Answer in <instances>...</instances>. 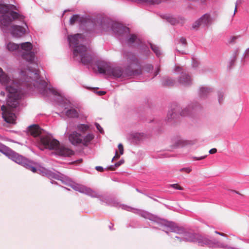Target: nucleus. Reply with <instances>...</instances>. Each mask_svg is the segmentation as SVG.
Instances as JSON below:
<instances>
[{
	"label": "nucleus",
	"instance_id": "f257e3e1",
	"mask_svg": "<svg viewBox=\"0 0 249 249\" xmlns=\"http://www.w3.org/2000/svg\"><path fill=\"white\" fill-rule=\"evenodd\" d=\"M0 83L6 87V90L8 92L6 105L1 107V109L3 111L2 117L7 123H15L16 117L13 112V109L19 105L22 94L20 91L14 88L13 80L4 72L0 78Z\"/></svg>",
	"mask_w": 249,
	"mask_h": 249
},
{
	"label": "nucleus",
	"instance_id": "f03ea898",
	"mask_svg": "<svg viewBox=\"0 0 249 249\" xmlns=\"http://www.w3.org/2000/svg\"><path fill=\"white\" fill-rule=\"evenodd\" d=\"M16 7L12 4H0V13L2 16L0 20V24L3 30H6L10 27V31L13 37L18 38L21 37L26 33V29L24 27L11 25L14 20H19L26 24L24 22V16L14 11Z\"/></svg>",
	"mask_w": 249,
	"mask_h": 249
},
{
	"label": "nucleus",
	"instance_id": "7ed1b4c3",
	"mask_svg": "<svg viewBox=\"0 0 249 249\" xmlns=\"http://www.w3.org/2000/svg\"><path fill=\"white\" fill-rule=\"evenodd\" d=\"M68 40L71 47L73 49L74 56H80L81 61L84 65H88L91 63L93 57L88 51V48L85 45L79 44L83 42L84 36L81 34H77L68 36Z\"/></svg>",
	"mask_w": 249,
	"mask_h": 249
},
{
	"label": "nucleus",
	"instance_id": "20e7f679",
	"mask_svg": "<svg viewBox=\"0 0 249 249\" xmlns=\"http://www.w3.org/2000/svg\"><path fill=\"white\" fill-rule=\"evenodd\" d=\"M98 71L100 73L105 74L109 76H113L116 78L126 77L132 75H137L141 73V69L130 71L129 68L124 71L121 67H111L107 62L102 61L98 64Z\"/></svg>",
	"mask_w": 249,
	"mask_h": 249
},
{
	"label": "nucleus",
	"instance_id": "39448f33",
	"mask_svg": "<svg viewBox=\"0 0 249 249\" xmlns=\"http://www.w3.org/2000/svg\"><path fill=\"white\" fill-rule=\"evenodd\" d=\"M40 142L46 148L50 150L54 149L59 155L70 157L74 154L72 150L63 145H60L57 140L53 139L50 136L42 137L40 139Z\"/></svg>",
	"mask_w": 249,
	"mask_h": 249
},
{
	"label": "nucleus",
	"instance_id": "423d86ee",
	"mask_svg": "<svg viewBox=\"0 0 249 249\" xmlns=\"http://www.w3.org/2000/svg\"><path fill=\"white\" fill-rule=\"evenodd\" d=\"M18 53L26 61L32 63L35 58V53L32 51L33 45L31 42H26L19 44Z\"/></svg>",
	"mask_w": 249,
	"mask_h": 249
},
{
	"label": "nucleus",
	"instance_id": "0eeeda50",
	"mask_svg": "<svg viewBox=\"0 0 249 249\" xmlns=\"http://www.w3.org/2000/svg\"><path fill=\"white\" fill-rule=\"evenodd\" d=\"M212 20L209 14H206L196 20L193 25L192 28L196 29L201 25L206 26L212 23Z\"/></svg>",
	"mask_w": 249,
	"mask_h": 249
},
{
	"label": "nucleus",
	"instance_id": "6e6552de",
	"mask_svg": "<svg viewBox=\"0 0 249 249\" xmlns=\"http://www.w3.org/2000/svg\"><path fill=\"white\" fill-rule=\"evenodd\" d=\"M11 156L12 160L17 163L21 164L24 166L28 165V161L27 159L23 157L22 156L13 152L11 154Z\"/></svg>",
	"mask_w": 249,
	"mask_h": 249
},
{
	"label": "nucleus",
	"instance_id": "1a4fd4ad",
	"mask_svg": "<svg viewBox=\"0 0 249 249\" xmlns=\"http://www.w3.org/2000/svg\"><path fill=\"white\" fill-rule=\"evenodd\" d=\"M69 141L73 145L81 143L82 142L81 135L76 132H74L69 136Z\"/></svg>",
	"mask_w": 249,
	"mask_h": 249
},
{
	"label": "nucleus",
	"instance_id": "9d476101",
	"mask_svg": "<svg viewBox=\"0 0 249 249\" xmlns=\"http://www.w3.org/2000/svg\"><path fill=\"white\" fill-rule=\"evenodd\" d=\"M113 30L119 35L128 34L129 33V29L126 27L120 24H117L113 26Z\"/></svg>",
	"mask_w": 249,
	"mask_h": 249
},
{
	"label": "nucleus",
	"instance_id": "9b49d317",
	"mask_svg": "<svg viewBox=\"0 0 249 249\" xmlns=\"http://www.w3.org/2000/svg\"><path fill=\"white\" fill-rule=\"evenodd\" d=\"M28 130L31 135L35 137L38 136L41 133L40 127L36 124L30 126Z\"/></svg>",
	"mask_w": 249,
	"mask_h": 249
},
{
	"label": "nucleus",
	"instance_id": "f8f14e48",
	"mask_svg": "<svg viewBox=\"0 0 249 249\" xmlns=\"http://www.w3.org/2000/svg\"><path fill=\"white\" fill-rule=\"evenodd\" d=\"M179 83L183 86H188L191 84V80L189 75L184 73L178 80Z\"/></svg>",
	"mask_w": 249,
	"mask_h": 249
},
{
	"label": "nucleus",
	"instance_id": "ddd939ff",
	"mask_svg": "<svg viewBox=\"0 0 249 249\" xmlns=\"http://www.w3.org/2000/svg\"><path fill=\"white\" fill-rule=\"evenodd\" d=\"M65 113L66 115L70 118H76L79 115L78 112L74 108H71L67 110Z\"/></svg>",
	"mask_w": 249,
	"mask_h": 249
},
{
	"label": "nucleus",
	"instance_id": "4468645a",
	"mask_svg": "<svg viewBox=\"0 0 249 249\" xmlns=\"http://www.w3.org/2000/svg\"><path fill=\"white\" fill-rule=\"evenodd\" d=\"M19 45L13 42H9L7 45V49L11 52L17 51L18 52Z\"/></svg>",
	"mask_w": 249,
	"mask_h": 249
},
{
	"label": "nucleus",
	"instance_id": "2eb2a0df",
	"mask_svg": "<svg viewBox=\"0 0 249 249\" xmlns=\"http://www.w3.org/2000/svg\"><path fill=\"white\" fill-rule=\"evenodd\" d=\"M94 137V136L92 134H88L82 140V143L84 145H87L90 141H91Z\"/></svg>",
	"mask_w": 249,
	"mask_h": 249
},
{
	"label": "nucleus",
	"instance_id": "dca6fc26",
	"mask_svg": "<svg viewBox=\"0 0 249 249\" xmlns=\"http://www.w3.org/2000/svg\"><path fill=\"white\" fill-rule=\"evenodd\" d=\"M211 92L210 88L207 87H202L200 89V95L201 97H204Z\"/></svg>",
	"mask_w": 249,
	"mask_h": 249
},
{
	"label": "nucleus",
	"instance_id": "f3484780",
	"mask_svg": "<svg viewBox=\"0 0 249 249\" xmlns=\"http://www.w3.org/2000/svg\"><path fill=\"white\" fill-rule=\"evenodd\" d=\"M80 191L85 193L87 194H89V195H91L92 196H93L94 195V192L92 191L90 188L84 187V186H81L80 187Z\"/></svg>",
	"mask_w": 249,
	"mask_h": 249
},
{
	"label": "nucleus",
	"instance_id": "a211bd4d",
	"mask_svg": "<svg viewBox=\"0 0 249 249\" xmlns=\"http://www.w3.org/2000/svg\"><path fill=\"white\" fill-rule=\"evenodd\" d=\"M175 83V80L168 77L165 78L163 81V84L168 86H172Z\"/></svg>",
	"mask_w": 249,
	"mask_h": 249
},
{
	"label": "nucleus",
	"instance_id": "6ab92c4d",
	"mask_svg": "<svg viewBox=\"0 0 249 249\" xmlns=\"http://www.w3.org/2000/svg\"><path fill=\"white\" fill-rule=\"evenodd\" d=\"M151 48L158 56H159L160 55V52L159 47L153 44H151Z\"/></svg>",
	"mask_w": 249,
	"mask_h": 249
},
{
	"label": "nucleus",
	"instance_id": "aec40b11",
	"mask_svg": "<svg viewBox=\"0 0 249 249\" xmlns=\"http://www.w3.org/2000/svg\"><path fill=\"white\" fill-rule=\"evenodd\" d=\"M89 128V126L87 125L81 124L78 125L77 129L82 132H85Z\"/></svg>",
	"mask_w": 249,
	"mask_h": 249
},
{
	"label": "nucleus",
	"instance_id": "412c9836",
	"mask_svg": "<svg viewBox=\"0 0 249 249\" xmlns=\"http://www.w3.org/2000/svg\"><path fill=\"white\" fill-rule=\"evenodd\" d=\"M137 39V36L136 35L132 34L130 35V37L128 39L127 42L128 43L131 44L136 41Z\"/></svg>",
	"mask_w": 249,
	"mask_h": 249
},
{
	"label": "nucleus",
	"instance_id": "4be33fe9",
	"mask_svg": "<svg viewBox=\"0 0 249 249\" xmlns=\"http://www.w3.org/2000/svg\"><path fill=\"white\" fill-rule=\"evenodd\" d=\"M79 17L77 15H73L70 19L71 24H73L78 20Z\"/></svg>",
	"mask_w": 249,
	"mask_h": 249
},
{
	"label": "nucleus",
	"instance_id": "5701e85b",
	"mask_svg": "<svg viewBox=\"0 0 249 249\" xmlns=\"http://www.w3.org/2000/svg\"><path fill=\"white\" fill-rule=\"evenodd\" d=\"M8 147L0 143V152L5 153V152L8 151Z\"/></svg>",
	"mask_w": 249,
	"mask_h": 249
},
{
	"label": "nucleus",
	"instance_id": "b1692460",
	"mask_svg": "<svg viewBox=\"0 0 249 249\" xmlns=\"http://www.w3.org/2000/svg\"><path fill=\"white\" fill-rule=\"evenodd\" d=\"M171 187H173L174 189L179 190H182L183 188L181 187L180 185H179L178 184H173L171 185Z\"/></svg>",
	"mask_w": 249,
	"mask_h": 249
},
{
	"label": "nucleus",
	"instance_id": "393cba45",
	"mask_svg": "<svg viewBox=\"0 0 249 249\" xmlns=\"http://www.w3.org/2000/svg\"><path fill=\"white\" fill-rule=\"evenodd\" d=\"M118 149L119 150V153L120 155H123L124 154V146L122 143H119L118 144Z\"/></svg>",
	"mask_w": 249,
	"mask_h": 249
},
{
	"label": "nucleus",
	"instance_id": "a878e982",
	"mask_svg": "<svg viewBox=\"0 0 249 249\" xmlns=\"http://www.w3.org/2000/svg\"><path fill=\"white\" fill-rule=\"evenodd\" d=\"M180 172H184L186 173H189L192 169L190 168H183L179 170Z\"/></svg>",
	"mask_w": 249,
	"mask_h": 249
},
{
	"label": "nucleus",
	"instance_id": "bb28decb",
	"mask_svg": "<svg viewBox=\"0 0 249 249\" xmlns=\"http://www.w3.org/2000/svg\"><path fill=\"white\" fill-rule=\"evenodd\" d=\"M25 166L27 168L29 169L31 171H32L33 173L36 172V168L33 166H31L28 163V165H26Z\"/></svg>",
	"mask_w": 249,
	"mask_h": 249
},
{
	"label": "nucleus",
	"instance_id": "cd10ccee",
	"mask_svg": "<svg viewBox=\"0 0 249 249\" xmlns=\"http://www.w3.org/2000/svg\"><path fill=\"white\" fill-rule=\"evenodd\" d=\"M166 225L168 226V227H171L173 231L175 230V225L174 223L171 222H167Z\"/></svg>",
	"mask_w": 249,
	"mask_h": 249
},
{
	"label": "nucleus",
	"instance_id": "c85d7f7f",
	"mask_svg": "<svg viewBox=\"0 0 249 249\" xmlns=\"http://www.w3.org/2000/svg\"><path fill=\"white\" fill-rule=\"evenodd\" d=\"M96 128L100 131V133H102L104 132L103 128L100 125V124L97 123L95 124Z\"/></svg>",
	"mask_w": 249,
	"mask_h": 249
},
{
	"label": "nucleus",
	"instance_id": "c756f323",
	"mask_svg": "<svg viewBox=\"0 0 249 249\" xmlns=\"http://www.w3.org/2000/svg\"><path fill=\"white\" fill-rule=\"evenodd\" d=\"M237 38V36H231L230 39H229V42L230 43H234L236 39Z\"/></svg>",
	"mask_w": 249,
	"mask_h": 249
},
{
	"label": "nucleus",
	"instance_id": "7c9ffc66",
	"mask_svg": "<svg viewBox=\"0 0 249 249\" xmlns=\"http://www.w3.org/2000/svg\"><path fill=\"white\" fill-rule=\"evenodd\" d=\"M120 155H121L120 154H119L118 151H116L115 155L113 158L112 161H113L114 160H116L119 159Z\"/></svg>",
	"mask_w": 249,
	"mask_h": 249
},
{
	"label": "nucleus",
	"instance_id": "2f4dec72",
	"mask_svg": "<svg viewBox=\"0 0 249 249\" xmlns=\"http://www.w3.org/2000/svg\"><path fill=\"white\" fill-rule=\"evenodd\" d=\"M190 238L189 239H187L188 241H191V242H195V241H196V239L195 238V235L194 234H190Z\"/></svg>",
	"mask_w": 249,
	"mask_h": 249
},
{
	"label": "nucleus",
	"instance_id": "473e14b6",
	"mask_svg": "<svg viewBox=\"0 0 249 249\" xmlns=\"http://www.w3.org/2000/svg\"><path fill=\"white\" fill-rule=\"evenodd\" d=\"M124 160H120L119 162L116 163L115 164V166L116 167H118L120 166L121 164H123L124 163Z\"/></svg>",
	"mask_w": 249,
	"mask_h": 249
},
{
	"label": "nucleus",
	"instance_id": "72a5a7b5",
	"mask_svg": "<svg viewBox=\"0 0 249 249\" xmlns=\"http://www.w3.org/2000/svg\"><path fill=\"white\" fill-rule=\"evenodd\" d=\"M223 97V94L222 93H220L218 95V101H219V103H221Z\"/></svg>",
	"mask_w": 249,
	"mask_h": 249
},
{
	"label": "nucleus",
	"instance_id": "f704fd0d",
	"mask_svg": "<svg viewBox=\"0 0 249 249\" xmlns=\"http://www.w3.org/2000/svg\"><path fill=\"white\" fill-rule=\"evenodd\" d=\"M206 157V156H201V157H193V158L195 160H203Z\"/></svg>",
	"mask_w": 249,
	"mask_h": 249
},
{
	"label": "nucleus",
	"instance_id": "c9c22d12",
	"mask_svg": "<svg viewBox=\"0 0 249 249\" xmlns=\"http://www.w3.org/2000/svg\"><path fill=\"white\" fill-rule=\"evenodd\" d=\"M216 152H217V149H216V148H212V149H211L209 151V154H213L215 153Z\"/></svg>",
	"mask_w": 249,
	"mask_h": 249
},
{
	"label": "nucleus",
	"instance_id": "e433bc0d",
	"mask_svg": "<svg viewBox=\"0 0 249 249\" xmlns=\"http://www.w3.org/2000/svg\"><path fill=\"white\" fill-rule=\"evenodd\" d=\"M95 169L96 170H97L99 172H103L104 171V169L102 166H96L95 167Z\"/></svg>",
	"mask_w": 249,
	"mask_h": 249
},
{
	"label": "nucleus",
	"instance_id": "4c0bfd02",
	"mask_svg": "<svg viewBox=\"0 0 249 249\" xmlns=\"http://www.w3.org/2000/svg\"><path fill=\"white\" fill-rule=\"evenodd\" d=\"M180 42L182 44H184V45H186V40L185 38L182 37L180 39Z\"/></svg>",
	"mask_w": 249,
	"mask_h": 249
},
{
	"label": "nucleus",
	"instance_id": "58836bf2",
	"mask_svg": "<svg viewBox=\"0 0 249 249\" xmlns=\"http://www.w3.org/2000/svg\"><path fill=\"white\" fill-rule=\"evenodd\" d=\"M115 165H111L109 167H108L107 168V170H111V171H114L115 170Z\"/></svg>",
	"mask_w": 249,
	"mask_h": 249
},
{
	"label": "nucleus",
	"instance_id": "ea45409f",
	"mask_svg": "<svg viewBox=\"0 0 249 249\" xmlns=\"http://www.w3.org/2000/svg\"><path fill=\"white\" fill-rule=\"evenodd\" d=\"M27 74H28V75H30V77H31V76L33 74V72H31L30 71V70H28ZM34 74L36 75V77H37V74L36 73H34Z\"/></svg>",
	"mask_w": 249,
	"mask_h": 249
},
{
	"label": "nucleus",
	"instance_id": "a19ab883",
	"mask_svg": "<svg viewBox=\"0 0 249 249\" xmlns=\"http://www.w3.org/2000/svg\"><path fill=\"white\" fill-rule=\"evenodd\" d=\"M244 57H249V48L246 51V52L245 53Z\"/></svg>",
	"mask_w": 249,
	"mask_h": 249
},
{
	"label": "nucleus",
	"instance_id": "79ce46f5",
	"mask_svg": "<svg viewBox=\"0 0 249 249\" xmlns=\"http://www.w3.org/2000/svg\"><path fill=\"white\" fill-rule=\"evenodd\" d=\"M181 115H186L188 114V110L187 109H184L182 111V112L181 113Z\"/></svg>",
	"mask_w": 249,
	"mask_h": 249
},
{
	"label": "nucleus",
	"instance_id": "37998d69",
	"mask_svg": "<svg viewBox=\"0 0 249 249\" xmlns=\"http://www.w3.org/2000/svg\"><path fill=\"white\" fill-rule=\"evenodd\" d=\"M128 59H129L130 60H132V61H134V62H135V61L136 60V57L134 55L131 56V58L129 57Z\"/></svg>",
	"mask_w": 249,
	"mask_h": 249
},
{
	"label": "nucleus",
	"instance_id": "c03bdc74",
	"mask_svg": "<svg viewBox=\"0 0 249 249\" xmlns=\"http://www.w3.org/2000/svg\"><path fill=\"white\" fill-rule=\"evenodd\" d=\"M215 233H216V234H219V235H220L221 236H226V235L225 233H223V232H218L217 231H215Z\"/></svg>",
	"mask_w": 249,
	"mask_h": 249
},
{
	"label": "nucleus",
	"instance_id": "a18cd8bd",
	"mask_svg": "<svg viewBox=\"0 0 249 249\" xmlns=\"http://www.w3.org/2000/svg\"><path fill=\"white\" fill-rule=\"evenodd\" d=\"M105 93H106V92L103 91H100L98 92V94L100 95H103L105 94Z\"/></svg>",
	"mask_w": 249,
	"mask_h": 249
},
{
	"label": "nucleus",
	"instance_id": "49530a36",
	"mask_svg": "<svg viewBox=\"0 0 249 249\" xmlns=\"http://www.w3.org/2000/svg\"><path fill=\"white\" fill-rule=\"evenodd\" d=\"M26 73H27V71H25L24 72L23 71H21V74L23 76H25L26 75Z\"/></svg>",
	"mask_w": 249,
	"mask_h": 249
},
{
	"label": "nucleus",
	"instance_id": "de8ad7c7",
	"mask_svg": "<svg viewBox=\"0 0 249 249\" xmlns=\"http://www.w3.org/2000/svg\"><path fill=\"white\" fill-rule=\"evenodd\" d=\"M237 4L236 3V4H235V9H234V15L235 14V13L237 11Z\"/></svg>",
	"mask_w": 249,
	"mask_h": 249
},
{
	"label": "nucleus",
	"instance_id": "09e8293b",
	"mask_svg": "<svg viewBox=\"0 0 249 249\" xmlns=\"http://www.w3.org/2000/svg\"><path fill=\"white\" fill-rule=\"evenodd\" d=\"M232 192H234V193H235L236 194H238V195H242V194H241L240 192H238V191H234V190H232Z\"/></svg>",
	"mask_w": 249,
	"mask_h": 249
},
{
	"label": "nucleus",
	"instance_id": "8fccbe9b",
	"mask_svg": "<svg viewBox=\"0 0 249 249\" xmlns=\"http://www.w3.org/2000/svg\"><path fill=\"white\" fill-rule=\"evenodd\" d=\"M0 94L2 96L4 97L5 96V92L4 91H1L0 93Z\"/></svg>",
	"mask_w": 249,
	"mask_h": 249
},
{
	"label": "nucleus",
	"instance_id": "3c124183",
	"mask_svg": "<svg viewBox=\"0 0 249 249\" xmlns=\"http://www.w3.org/2000/svg\"><path fill=\"white\" fill-rule=\"evenodd\" d=\"M147 67L149 70H151L153 68V67L151 65H148Z\"/></svg>",
	"mask_w": 249,
	"mask_h": 249
},
{
	"label": "nucleus",
	"instance_id": "603ef678",
	"mask_svg": "<svg viewBox=\"0 0 249 249\" xmlns=\"http://www.w3.org/2000/svg\"><path fill=\"white\" fill-rule=\"evenodd\" d=\"M204 243L205 244H209V242L208 240H205Z\"/></svg>",
	"mask_w": 249,
	"mask_h": 249
},
{
	"label": "nucleus",
	"instance_id": "864d4df0",
	"mask_svg": "<svg viewBox=\"0 0 249 249\" xmlns=\"http://www.w3.org/2000/svg\"><path fill=\"white\" fill-rule=\"evenodd\" d=\"M159 72V69H158V71L155 73V76L157 75L158 74Z\"/></svg>",
	"mask_w": 249,
	"mask_h": 249
},
{
	"label": "nucleus",
	"instance_id": "5fc2aeb1",
	"mask_svg": "<svg viewBox=\"0 0 249 249\" xmlns=\"http://www.w3.org/2000/svg\"><path fill=\"white\" fill-rule=\"evenodd\" d=\"M82 161V159H80V160H79L77 161V162H78V163H80Z\"/></svg>",
	"mask_w": 249,
	"mask_h": 249
},
{
	"label": "nucleus",
	"instance_id": "6e6d98bb",
	"mask_svg": "<svg viewBox=\"0 0 249 249\" xmlns=\"http://www.w3.org/2000/svg\"><path fill=\"white\" fill-rule=\"evenodd\" d=\"M34 86H36L35 83H34Z\"/></svg>",
	"mask_w": 249,
	"mask_h": 249
},
{
	"label": "nucleus",
	"instance_id": "4d7b16f0",
	"mask_svg": "<svg viewBox=\"0 0 249 249\" xmlns=\"http://www.w3.org/2000/svg\"><path fill=\"white\" fill-rule=\"evenodd\" d=\"M26 82H29V81L28 80H27V81H26Z\"/></svg>",
	"mask_w": 249,
	"mask_h": 249
}]
</instances>
